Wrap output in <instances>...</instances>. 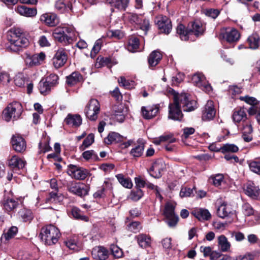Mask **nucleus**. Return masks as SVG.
<instances>
[{"mask_svg": "<svg viewBox=\"0 0 260 260\" xmlns=\"http://www.w3.org/2000/svg\"><path fill=\"white\" fill-rule=\"evenodd\" d=\"M68 59L67 50L63 48H59L55 52L52 60L54 67L59 69L63 67Z\"/></svg>", "mask_w": 260, "mask_h": 260, "instance_id": "obj_15", "label": "nucleus"}, {"mask_svg": "<svg viewBox=\"0 0 260 260\" xmlns=\"http://www.w3.org/2000/svg\"><path fill=\"white\" fill-rule=\"evenodd\" d=\"M92 255L95 259L106 260L109 257V251L105 247L100 246L93 249Z\"/></svg>", "mask_w": 260, "mask_h": 260, "instance_id": "obj_25", "label": "nucleus"}, {"mask_svg": "<svg viewBox=\"0 0 260 260\" xmlns=\"http://www.w3.org/2000/svg\"><path fill=\"white\" fill-rule=\"evenodd\" d=\"M40 21L50 27L55 26L59 23L58 18L53 13H45L42 15Z\"/></svg>", "mask_w": 260, "mask_h": 260, "instance_id": "obj_20", "label": "nucleus"}, {"mask_svg": "<svg viewBox=\"0 0 260 260\" xmlns=\"http://www.w3.org/2000/svg\"><path fill=\"white\" fill-rule=\"evenodd\" d=\"M136 187L141 189L146 186L147 180L141 176H138L134 179Z\"/></svg>", "mask_w": 260, "mask_h": 260, "instance_id": "obj_60", "label": "nucleus"}, {"mask_svg": "<svg viewBox=\"0 0 260 260\" xmlns=\"http://www.w3.org/2000/svg\"><path fill=\"white\" fill-rule=\"evenodd\" d=\"M137 142L138 144L135 145L129 152L130 155L135 159L142 156L145 148V144L142 142V140H138Z\"/></svg>", "mask_w": 260, "mask_h": 260, "instance_id": "obj_27", "label": "nucleus"}, {"mask_svg": "<svg viewBox=\"0 0 260 260\" xmlns=\"http://www.w3.org/2000/svg\"><path fill=\"white\" fill-rule=\"evenodd\" d=\"M61 234L59 229L52 224L47 225L41 229L39 236L47 245L56 244Z\"/></svg>", "mask_w": 260, "mask_h": 260, "instance_id": "obj_3", "label": "nucleus"}, {"mask_svg": "<svg viewBox=\"0 0 260 260\" xmlns=\"http://www.w3.org/2000/svg\"><path fill=\"white\" fill-rule=\"evenodd\" d=\"M107 36L111 38H116L117 39H120L123 37V34L121 30L118 29L111 30L107 33Z\"/></svg>", "mask_w": 260, "mask_h": 260, "instance_id": "obj_64", "label": "nucleus"}, {"mask_svg": "<svg viewBox=\"0 0 260 260\" xmlns=\"http://www.w3.org/2000/svg\"><path fill=\"white\" fill-rule=\"evenodd\" d=\"M246 42L250 49H258L260 45V37L257 32H253L248 37Z\"/></svg>", "mask_w": 260, "mask_h": 260, "instance_id": "obj_29", "label": "nucleus"}, {"mask_svg": "<svg viewBox=\"0 0 260 260\" xmlns=\"http://www.w3.org/2000/svg\"><path fill=\"white\" fill-rule=\"evenodd\" d=\"M127 226L128 230L134 233L139 231V229H141V222L139 221H131Z\"/></svg>", "mask_w": 260, "mask_h": 260, "instance_id": "obj_63", "label": "nucleus"}, {"mask_svg": "<svg viewBox=\"0 0 260 260\" xmlns=\"http://www.w3.org/2000/svg\"><path fill=\"white\" fill-rule=\"evenodd\" d=\"M3 207L7 212L14 211L19 205L17 201L10 198H5L3 201Z\"/></svg>", "mask_w": 260, "mask_h": 260, "instance_id": "obj_31", "label": "nucleus"}, {"mask_svg": "<svg viewBox=\"0 0 260 260\" xmlns=\"http://www.w3.org/2000/svg\"><path fill=\"white\" fill-rule=\"evenodd\" d=\"M240 38L239 31L233 27H223L220 29L219 35L220 40H224L230 43L237 42Z\"/></svg>", "mask_w": 260, "mask_h": 260, "instance_id": "obj_8", "label": "nucleus"}, {"mask_svg": "<svg viewBox=\"0 0 260 260\" xmlns=\"http://www.w3.org/2000/svg\"><path fill=\"white\" fill-rule=\"evenodd\" d=\"M176 141V139L173 137L172 134L165 135L160 136L158 138H156L153 141V143L155 145H158L161 142H169L170 143H174Z\"/></svg>", "mask_w": 260, "mask_h": 260, "instance_id": "obj_42", "label": "nucleus"}, {"mask_svg": "<svg viewBox=\"0 0 260 260\" xmlns=\"http://www.w3.org/2000/svg\"><path fill=\"white\" fill-rule=\"evenodd\" d=\"M116 177L119 183L124 187L127 188H131L132 187L133 183L130 178H125L121 174L117 175Z\"/></svg>", "mask_w": 260, "mask_h": 260, "instance_id": "obj_45", "label": "nucleus"}, {"mask_svg": "<svg viewBox=\"0 0 260 260\" xmlns=\"http://www.w3.org/2000/svg\"><path fill=\"white\" fill-rule=\"evenodd\" d=\"M162 55L160 51L154 50L148 57V63L150 68L156 67L162 59Z\"/></svg>", "mask_w": 260, "mask_h": 260, "instance_id": "obj_23", "label": "nucleus"}, {"mask_svg": "<svg viewBox=\"0 0 260 260\" xmlns=\"http://www.w3.org/2000/svg\"><path fill=\"white\" fill-rule=\"evenodd\" d=\"M247 112L250 116L255 115L258 123H260V107H251L247 110Z\"/></svg>", "mask_w": 260, "mask_h": 260, "instance_id": "obj_57", "label": "nucleus"}, {"mask_svg": "<svg viewBox=\"0 0 260 260\" xmlns=\"http://www.w3.org/2000/svg\"><path fill=\"white\" fill-rule=\"evenodd\" d=\"M137 242L142 248H146L150 246L151 238L146 234H140L136 236Z\"/></svg>", "mask_w": 260, "mask_h": 260, "instance_id": "obj_34", "label": "nucleus"}, {"mask_svg": "<svg viewBox=\"0 0 260 260\" xmlns=\"http://www.w3.org/2000/svg\"><path fill=\"white\" fill-rule=\"evenodd\" d=\"M247 115L244 108L235 109L233 114V119L235 122H240L241 120L245 121L247 119Z\"/></svg>", "mask_w": 260, "mask_h": 260, "instance_id": "obj_35", "label": "nucleus"}, {"mask_svg": "<svg viewBox=\"0 0 260 260\" xmlns=\"http://www.w3.org/2000/svg\"><path fill=\"white\" fill-rule=\"evenodd\" d=\"M247 164L251 171L260 175V158L248 160Z\"/></svg>", "mask_w": 260, "mask_h": 260, "instance_id": "obj_38", "label": "nucleus"}, {"mask_svg": "<svg viewBox=\"0 0 260 260\" xmlns=\"http://www.w3.org/2000/svg\"><path fill=\"white\" fill-rule=\"evenodd\" d=\"M221 153L223 154L236 153L239 151L238 147L234 144L226 143L221 146Z\"/></svg>", "mask_w": 260, "mask_h": 260, "instance_id": "obj_44", "label": "nucleus"}, {"mask_svg": "<svg viewBox=\"0 0 260 260\" xmlns=\"http://www.w3.org/2000/svg\"><path fill=\"white\" fill-rule=\"evenodd\" d=\"M159 110V105L143 106L141 108V113L143 117L145 119H151L156 116Z\"/></svg>", "mask_w": 260, "mask_h": 260, "instance_id": "obj_18", "label": "nucleus"}, {"mask_svg": "<svg viewBox=\"0 0 260 260\" xmlns=\"http://www.w3.org/2000/svg\"><path fill=\"white\" fill-rule=\"evenodd\" d=\"M100 111V103L95 99H91L84 109L86 117L91 121H95L97 119Z\"/></svg>", "mask_w": 260, "mask_h": 260, "instance_id": "obj_9", "label": "nucleus"}, {"mask_svg": "<svg viewBox=\"0 0 260 260\" xmlns=\"http://www.w3.org/2000/svg\"><path fill=\"white\" fill-rule=\"evenodd\" d=\"M67 188L69 192L80 197L87 196L89 191V186H87L83 183L75 181L68 183Z\"/></svg>", "mask_w": 260, "mask_h": 260, "instance_id": "obj_11", "label": "nucleus"}, {"mask_svg": "<svg viewBox=\"0 0 260 260\" xmlns=\"http://www.w3.org/2000/svg\"><path fill=\"white\" fill-rule=\"evenodd\" d=\"M173 94V103L169 105L168 118L170 119L181 121L183 118V114L181 109V104L179 101L176 92L172 89Z\"/></svg>", "mask_w": 260, "mask_h": 260, "instance_id": "obj_6", "label": "nucleus"}, {"mask_svg": "<svg viewBox=\"0 0 260 260\" xmlns=\"http://www.w3.org/2000/svg\"><path fill=\"white\" fill-rule=\"evenodd\" d=\"M193 189H196L195 187L193 188L187 187H182L179 193L180 197L183 198L193 196Z\"/></svg>", "mask_w": 260, "mask_h": 260, "instance_id": "obj_53", "label": "nucleus"}, {"mask_svg": "<svg viewBox=\"0 0 260 260\" xmlns=\"http://www.w3.org/2000/svg\"><path fill=\"white\" fill-rule=\"evenodd\" d=\"M240 100L244 101L247 104L251 106V107H257L259 102L254 97L246 95L244 96H240Z\"/></svg>", "mask_w": 260, "mask_h": 260, "instance_id": "obj_51", "label": "nucleus"}, {"mask_svg": "<svg viewBox=\"0 0 260 260\" xmlns=\"http://www.w3.org/2000/svg\"><path fill=\"white\" fill-rule=\"evenodd\" d=\"M139 39L137 37L132 36L128 40L126 48L129 52H134L139 48Z\"/></svg>", "mask_w": 260, "mask_h": 260, "instance_id": "obj_39", "label": "nucleus"}, {"mask_svg": "<svg viewBox=\"0 0 260 260\" xmlns=\"http://www.w3.org/2000/svg\"><path fill=\"white\" fill-rule=\"evenodd\" d=\"M144 196L143 191L140 188L135 187L134 189L131 190L129 195V198L134 201H138Z\"/></svg>", "mask_w": 260, "mask_h": 260, "instance_id": "obj_47", "label": "nucleus"}, {"mask_svg": "<svg viewBox=\"0 0 260 260\" xmlns=\"http://www.w3.org/2000/svg\"><path fill=\"white\" fill-rule=\"evenodd\" d=\"M220 12L218 9H208L205 10V14L208 17L215 19L219 15Z\"/></svg>", "mask_w": 260, "mask_h": 260, "instance_id": "obj_62", "label": "nucleus"}, {"mask_svg": "<svg viewBox=\"0 0 260 260\" xmlns=\"http://www.w3.org/2000/svg\"><path fill=\"white\" fill-rule=\"evenodd\" d=\"M38 88L40 93L43 95L50 94L51 90L53 89L51 86H50L49 83L47 82L44 78L39 82Z\"/></svg>", "mask_w": 260, "mask_h": 260, "instance_id": "obj_36", "label": "nucleus"}, {"mask_svg": "<svg viewBox=\"0 0 260 260\" xmlns=\"http://www.w3.org/2000/svg\"><path fill=\"white\" fill-rule=\"evenodd\" d=\"M23 109L22 104L18 102L9 103L3 110L2 114V119L7 122L11 119L17 120L20 118Z\"/></svg>", "mask_w": 260, "mask_h": 260, "instance_id": "obj_4", "label": "nucleus"}, {"mask_svg": "<svg viewBox=\"0 0 260 260\" xmlns=\"http://www.w3.org/2000/svg\"><path fill=\"white\" fill-rule=\"evenodd\" d=\"M68 174L76 180H83L90 175L89 171L79 166L70 164L68 166Z\"/></svg>", "mask_w": 260, "mask_h": 260, "instance_id": "obj_13", "label": "nucleus"}, {"mask_svg": "<svg viewBox=\"0 0 260 260\" xmlns=\"http://www.w3.org/2000/svg\"><path fill=\"white\" fill-rule=\"evenodd\" d=\"M9 41L10 45L7 47V49L12 52L19 53L26 49L29 44L28 39L19 29L14 30Z\"/></svg>", "mask_w": 260, "mask_h": 260, "instance_id": "obj_2", "label": "nucleus"}, {"mask_svg": "<svg viewBox=\"0 0 260 260\" xmlns=\"http://www.w3.org/2000/svg\"><path fill=\"white\" fill-rule=\"evenodd\" d=\"M126 138L120 135L119 134L111 132L109 133L107 138L104 139V142L107 145H110L112 143H119L122 149L126 148L133 145L134 141L132 140H128L127 142L124 141Z\"/></svg>", "mask_w": 260, "mask_h": 260, "instance_id": "obj_7", "label": "nucleus"}, {"mask_svg": "<svg viewBox=\"0 0 260 260\" xmlns=\"http://www.w3.org/2000/svg\"><path fill=\"white\" fill-rule=\"evenodd\" d=\"M191 214L200 221L209 220L211 218L210 213L206 209L196 208Z\"/></svg>", "mask_w": 260, "mask_h": 260, "instance_id": "obj_22", "label": "nucleus"}, {"mask_svg": "<svg viewBox=\"0 0 260 260\" xmlns=\"http://www.w3.org/2000/svg\"><path fill=\"white\" fill-rule=\"evenodd\" d=\"M94 141V135L92 133L89 134L84 140L82 144L79 147L80 150L83 151L90 146Z\"/></svg>", "mask_w": 260, "mask_h": 260, "instance_id": "obj_49", "label": "nucleus"}, {"mask_svg": "<svg viewBox=\"0 0 260 260\" xmlns=\"http://www.w3.org/2000/svg\"><path fill=\"white\" fill-rule=\"evenodd\" d=\"M82 120L80 115L69 114L65 119L64 122L68 125L77 127L82 124Z\"/></svg>", "mask_w": 260, "mask_h": 260, "instance_id": "obj_28", "label": "nucleus"}, {"mask_svg": "<svg viewBox=\"0 0 260 260\" xmlns=\"http://www.w3.org/2000/svg\"><path fill=\"white\" fill-rule=\"evenodd\" d=\"M224 176L221 174H218L215 176H212L210 177V180H212L213 185L216 187L221 185L222 182L223 181Z\"/></svg>", "mask_w": 260, "mask_h": 260, "instance_id": "obj_56", "label": "nucleus"}, {"mask_svg": "<svg viewBox=\"0 0 260 260\" xmlns=\"http://www.w3.org/2000/svg\"><path fill=\"white\" fill-rule=\"evenodd\" d=\"M71 213L73 217L77 220L86 222L89 220V217L84 215L83 212L78 207H73L72 208Z\"/></svg>", "mask_w": 260, "mask_h": 260, "instance_id": "obj_40", "label": "nucleus"}, {"mask_svg": "<svg viewBox=\"0 0 260 260\" xmlns=\"http://www.w3.org/2000/svg\"><path fill=\"white\" fill-rule=\"evenodd\" d=\"M44 78L49 83L50 86H51L53 88L55 87L59 83V77L55 74H51Z\"/></svg>", "mask_w": 260, "mask_h": 260, "instance_id": "obj_48", "label": "nucleus"}, {"mask_svg": "<svg viewBox=\"0 0 260 260\" xmlns=\"http://www.w3.org/2000/svg\"><path fill=\"white\" fill-rule=\"evenodd\" d=\"M17 10L20 15L26 17H34L37 13L36 8H29L24 5L18 6Z\"/></svg>", "mask_w": 260, "mask_h": 260, "instance_id": "obj_30", "label": "nucleus"}, {"mask_svg": "<svg viewBox=\"0 0 260 260\" xmlns=\"http://www.w3.org/2000/svg\"><path fill=\"white\" fill-rule=\"evenodd\" d=\"M25 55V62L28 67L40 65L41 62L43 61L46 58V55L43 52L32 55L26 53Z\"/></svg>", "mask_w": 260, "mask_h": 260, "instance_id": "obj_16", "label": "nucleus"}, {"mask_svg": "<svg viewBox=\"0 0 260 260\" xmlns=\"http://www.w3.org/2000/svg\"><path fill=\"white\" fill-rule=\"evenodd\" d=\"M97 61L100 67L107 66L109 68H111L112 65H115L117 63V61L116 59L111 56H99L97 58Z\"/></svg>", "mask_w": 260, "mask_h": 260, "instance_id": "obj_32", "label": "nucleus"}, {"mask_svg": "<svg viewBox=\"0 0 260 260\" xmlns=\"http://www.w3.org/2000/svg\"><path fill=\"white\" fill-rule=\"evenodd\" d=\"M155 23L160 34H169L172 29V24L171 19L162 15H158L155 18Z\"/></svg>", "mask_w": 260, "mask_h": 260, "instance_id": "obj_10", "label": "nucleus"}, {"mask_svg": "<svg viewBox=\"0 0 260 260\" xmlns=\"http://www.w3.org/2000/svg\"><path fill=\"white\" fill-rule=\"evenodd\" d=\"M175 206L172 204L167 203L166 204L163 211L162 215L166 218H169L171 216L176 215L175 213Z\"/></svg>", "mask_w": 260, "mask_h": 260, "instance_id": "obj_43", "label": "nucleus"}, {"mask_svg": "<svg viewBox=\"0 0 260 260\" xmlns=\"http://www.w3.org/2000/svg\"><path fill=\"white\" fill-rule=\"evenodd\" d=\"M216 114V110L211 101H208L203 111L202 119L203 120H210L213 119Z\"/></svg>", "mask_w": 260, "mask_h": 260, "instance_id": "obj_19", "label": "nucleus"}, {"mask_svg": "<svg viewBox=\"0 0 260 260\" xmlns=\"http://www.w3.org/2000/svg\"><path fill=\"white\" fill-rule=\"evenodd\" d=\"M84 78L81 74L75 71L66 77V83L69 87H72L77 84L84 82Z\"/></svg>", "mask_w": 260, "mask_h": 260, "instance_id": "obj_21", "label": "nucleus"}, {"mask_svg": "<svg viewBox=\"0 0 260 260\" xmlns=\"http://www.w3.org/2000/svg\"><path fill=\"white\" fill-rule=\"evenodd\" d=\"M50 138L48 137L43 142H40L39 143V148L41 152L45 153L52 150V148L49 145Z\"/></svg>", "mask_w": 260, "mask_h": 260, "instance_id": "obj_50", "label": "nucleus"}, {"mask_svg": "<svg viewBox=\"0 0 260 260\" xmlns=\"http://www.w3.org/2000/svg\"><path fill=\"white\" fill-rule=\"evenodd\" d=\"M10 143L13 150L17 153H23L27 148L25 139L20 134H16L11 137Z\"/></svg>", "mask_w": 260, "mask_h": 260, "instance_id": "obj_14", "label": "nucleus"}, {"mask_svg": "<svg viewBox=\"0 0 260 260\" xmlns=\"http://www.w3.org/2000/svg\"><path fill=\"white\" fill-rule=\"evenodd\" d=\"M129 0H116L114 7L121 11H125L128 6Z\"/></svg>", "mask_w": 260, "mask_h": 260, "instance_id": "obj_55", "label": "nucleus"}, {"mask_svg": "<svg viewBox=\"0 0 260 260\" xmlns=\"http://www.w3.org/2000/svg\"><path fill=\"white\" fill-rule=\"evenodd\" d=\"M203 24L200 21L190 22L185 27L183 24H179L176 27V33L182 41H188L190 35H194L197 37L204 32Z\"/></svg>", "mask_w": 260, "mask_h": 260, "instance_id": "obj_1", "label": "nucleus"}, {"mask_svg": "<svg viewBox=\"0 0 260 260\" xmlns=\"http://www.w3.org/2000/svg\"><path fill=\"white\" fill-rule=\"evenodd\" d=\"M128 19L131 24H135L137 25L140 24L142 21V17L135 13L130 14L128 16Z\"/></svg>", "mask_w": 260, "mask_h": 260, "instance_id": "obj_58", "label": "nucleus"}, {"mask_svg": "<svg viewBox=\"0 0 260 260\" xmlns=\"http://www.w3.org/2000/svg\"><path fill=\"white\" fill-rule=\"evenodd\" d=\"M192 80L197 86L201 87L202 84L206 80L205 76L202 74H196L192 78Z\"/></svg>", "mask_w": 260, "mask_h": 260, "instance_id": "obj_52", "label": "nucleus"}, {"mask_svg": "<svg viewBox=\"0 0 260 260\" xmlns=\"http://www.w3.org/2000/svg\"><path fill=\"white\" fill-rule=\"evenodd\" d=\"M110 250L114 257L120 258L122 257L123 255L122 250L117 245L111 244L110 246Z\"/></svg>", "mask_w": 260, "mask_h": 260, "instance_id": "obj_59", "label": "nucleus"}, {"mask_svg": "<svg viewBox=\"0 0 260 260\" xmlns=\"http://www.w3.org/2000/svg\"><path fill=\"white\" fill-rule=\"evenodd\" d=\"M164 170V164L161 160L157 159L152 164L150 168L148 169L149 175L156 179L162 176V172Z\"/></svg>", "mask_w": 260, "mask_h": 260, "instance_id": "obj_17", "label": "nucleus"}, {"mask_svg": "<svg viewBox=\"0 0 260 260\" xmlns=\"http://www.w3.org/2000/svg\"><path fill=\"white\" fill-rule=\"evenodd\" d=\"M73 31V28L69 26L57 27L53 30L52 36L56 42L67 46L73 42V38L69 36Z\"/></svg>", "mask_w": 260, "mask_h": 260, "instance_id": "obj_5", "label": "nucleus"}, {"mask_svg": "<svg viewBox=\"0 0 260 260\" xmlns=\"http://www.w3.org/2000/svg\"><path fill=\"white\" fill-rule=\"evenodd\" d=\"M18 215L23 222H30L34 218L31 210L25 208L20 209L18 212Z\"/></svg>", "mask_w": 260, "mask_h": 260, "instance_id": "obj_33", "label": "nucleus"}, {"mask_svg": "<svg viewBox=\"0 0 260 260\" xmlns=\"http://www.w3.org/2000/svg\"><path fill=\"white\" fill-rule=\"evenodd\" d=\"M82 156L86 160H88L90 159H92L94 161H99L100 160V159L98 157L97 154L93 150L84 151L82 154Z\"/></svg>", "mask_w": 260, "mask_h": 260, "instance_id": "obj_46", "label": "nucleus"}, {"mask_svg": "<svg viewBox=\"0 0 260 260\" xmlns=\"http://www.w3.org/2000/svg\"><path fill=\"white\" fill-rule=\"evenodd\" d=\"M218 245L222 252L228 251L231 247V243L224 235H221L218 237Z\"/></svg>", "mask_w": 260, "mask_h": 260, "instance_id": "obj_37", "label": "nucleus"}, {"mask_svg": "<svg viewBox=\"0 0 260 260\" xmlns=\"http://www.w3.org/2000/svg\"><path fill=\"white\" fill-rule=\"evenodd\" d=\"M245 191V193L252 199H257L260 195L259 187L256 186L253 182H249L247 184Z\"/></svg>", "mask_w": 260, "mask_h": 260, "instance_id": "obj_24", "label": "nucleus"}, {"mask_svg": "<svg viewBox=\"0 0 260 260\" xmlns=\"http://www.w3.org/2000/svg\"><path fill=\"white\" fill-rule=\"evenodd\" d=\"M166 219H167L166 222L170 228L175 227L179 221V217L177 214Z\"/></svg>", "mask_w": 260, "mask_h": 260, "instance_id": "obj_61", "label": "nucleus"}, {"mask_svg": "<svg viewBox=\"0 0 260 260\" xmlns=\"http://www.w3.org/2000/svg\"><path fill=\"white\" fill-rule=\"evenodd\" d=\"M18 228L15 226H11L6 233L3 234V237L8 241L13 238L18 233Z\"/></svg>", "mask_w": 260, "mask_h": 260, "instance_id": "obj_54", "label": "nucleus"}, {"mask_svg": "<svg viewBox=\"0 0 260 260\" xmlns=\"http://www.w3.org/2000/svg\"><path fill=\"white\" fill-rule=\"evenodd\" d=\"M231 213V208L224 203L221 204L217 210V216L221 218L228 216Z\"/></svg>", "mask_w": 260, "mask_h": 260, "instance_id": "obj_41", "label": "nucleus"}, {"mask_svg": "<svg viewBox=\"0 0 260 260\" xmlns=\"http://www.w3.org/2000/svg\"><path fill=\"white\" fill-rule=\"evenodd\" d=\"M176 94L184 112H191L198 108L197 101L190 99L187 93L182 92L179 94L176 92Z\"/></svg>", "mask_w": 260, "mask_h": 260, "instance_id": "obj_12", "label": "nucleus"}, {"mask_svg": "<svg viewBox=\"0 0 260 260\" xmlns=\"http://www.w3.org/2000/svg\"><path fill=\"white\" fill-rule=\"evenodd\" d=\"M26 164L25 160L16 155H13L8 160L9 166L12 169H22L25 167Z\"/></svg>", "mask_w": 260, "mask_h": 260, "instance_id": "obj_26", "label": "nucleus"}]
</instances>
